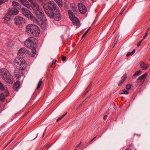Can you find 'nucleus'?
Segmentation results:
<instances>
[{
  "label": "nucleus",
  "mask_w": 150,
  "mask_h": 150,
  "mask_svg": "<svg viewBox=\"0 0 150 150\" xmlns=\"http://www.w3.org/2000/svg\"><path fill=\"white\" fill-rule=\"evenodd\" d=\"M145 65V63L144 62H141L140 63V66L141 68L143 70L146 69L149 67V66L147 65L145 67H144V66Z\"/></svg>",
  "instance_id": "6ab92c4d"
},
{
  "label": "nucleus",
  "mask_w": 150,
  "mask_h": 150,
  "mask_svg": "<svg viewBox=\"0 0 150 150\" xmlns=\"http://www.w3.org/2000/svg\"><path fill=\"white\" fill-rule=\"evenodd\" d=\"M55 1L57 2V4L59 7H61L62 6V2L61 0H55Z\"/></svg>",
  "instance_id": "5701e85b"
},
{
  "label": "nucleus",
  "mask_w": 150,
  "mask_h": 150,
  "mask_svg": "<svg viewBox=\"0 0 150 150\" xmlns=\"http://www.w3.org/2000/svg\"><path fill=\"white\" fill-rule=\"evenodd\" d=\"M0 90L5 93V95H4L2 93H1L0 92V101L1 102H3L5 99L4 96L5 95L7 96L9 95V94L6 88H5L3 85L0 82Z\"/></svg>",
  "instance_id": "0eeeda50"
},
{
  "label": "nucleus",
  "mask_w": 150,
  "mask_h": 150,
  "mask_svg": "<svg viewBox=\"0 0 150 150\" xmlns=\"http://www.w3.org/2000/svg\"><path fill=\"white\" fill-rule=\"evenodd\" d=\"M50 146V144H48L47 145H46L45 146V148L47 149Z\"/></svg>",
  "instance_id": "ea45409f"
},
{
  "label": "nucleus",
  "mask_w": 150,
  "mask_h": 150,
  "mask_svg": "<svg viewBox=\"0 0 150 150\" xmlns=\"http://www.w3.org/2000/svg\"><path fill=\"white\" fill-rule=\"evenodd\" d=\"M147 75V73H146L144 74H143L138 79V80H140L141 81H142L144 80V79L146 77Z\"/></svg>",
  "instance_id": "412c9836"
},
{
  "label": "nucleus",
  "mask_w": 150,
  "mask_h": 150,
  "mask_svg": "<svg viewBox=\"0 0 150 150\" xmlns=\"http://www.w3.org/2000/svg\"><path fill=\"white\" fill-rule=\"evenodd\" d=\"M42 79H40V81L38 84V86H37V88H36L38 90L40 88V86L42 84Z\"/></svg>",
  "instance_id": "cd10ccee"
},
{
  "label": "nucleus",
  "mask_w": 150,
  "mask_h": 150,
  "mask_svg": "<svg viewBox=\"0 0 150 150\" xmlns=\"http://www.w3.org/2000/svg\"><path fill=\"white\" fill-rule=\"evenodd\" d=\"M32 54V52H30L26 48L22 47L21 48L18 52V55L20 57V58H24L28 55H30Z\"/></svg>",
  "instance_id": "6e6552de"
},
{
  "label": "nucleus",
  "mask_w": 150,
  "mask_h": 150,
  "mask_svg": "<svg viewBox=\"0 0 150 150\" xmlns=\"http://www.w3.org/2000/svg\"><path fill=\"white\" fill-rule=\"evenodd\" d=\"M127 78V74H126L125 75H123L122 77V79L124 81Z\"/></svg>",
  "instance_id": "2f4dec72"
},
{
  "label": "nucleus",
  "mask_w": 150,
  "mask_h": 150,
  "mask_svg": "<svg viewBox=\"0 0 150 150\" xmlns=\"http://www.w3.org/2000/svg\"><path fill=\"white\" fill-rule=\"evenodd\" d=\"M38 137V136H37L36 137Z\"/></svg>",
  "instance_id": "69168bd1"
},
{
  "label": "nucleus",
  "mask_w": 150,
  "mask_h": 150,
  "mask_svg": "<svg viewBox=\"0 0 150 150\" xmlns=\"http://www.w3.org/2000/svg\"><path fill=\"white\" fill-rule=\"evenodd\" d=\"M118 40L117 39H115L113 43V44H114V45L113 46V48L115 47V45L116 44Z\"/></svg>",
  "instance_id": "f704fd0d"
},
{
  "label": "nucleus",
  "mask_w": 150,
  "mask_h": 150,
  "mask_svg": "<svg viewBox=\"0 0 150 150\" xmlns=\"http://www.w3.org/2000/svg\"><path fill=\"white\" fill-rule=\"evenodd\" d=\"M147 35H148V33L147 32H146L145 34V35L144 36L143 39L142 40H143L144 39L147 37Z\"/></svg>",
  "instance_id": "e433bc0d"
},
{
  "label": "nucleus",
  "mask_w": 150,
  "mask_h": 150,
  "mask_svg": "<svg viewBox=\"0 0 150 150\" xmlns=\"http://www.w3.org/2000/svg\"><path fill=\"white\" fill-rule=\"evenodd\" d=\"M56 60H53L52 61V64H55L56 63ZM52 65H51V66H52Z\"/></svg>",
  "instance_id": "79ce46f5"
},
{
  "label": "nucleus",
  "mask_w": 150,
  "mask_h": 150,
  "mask_svg": "<svg viewBox=\"0 0 150 150\" xmlns=\"http://www.w3.org/2000/svg\"><path fill=\"white\" fill-rule=\"evenodd\" d=\"M26 31L28 34L35 36H37L40 33V29L36 25L33 24L27 25L25 28Z\"/></svg>",
  "instance_id": "7ed1b4c3"
},
{
  "label": "nucleus",
  "mask_w": 150,
  "mask_h": 150,
  "mask_svg": "<svg viewBox=\"0 0 150 150\" xmlns=\"http://www.w3.org/2000/svg\"><path fill=\"white\" fill-rule=\"evenodd\" d=\"M70 6L72 9L74 8H76V5L75 4H71Z\"/></svg>",
  "instance_id": "7c9ffc66"
},
{
  "label": "nucleus",
  "mask_w": 150,
  "mask_h": 150,
  "mask_svg": "<svg viewBox=\"0 0 150 150\" xmlns=\"http://www.w3.org/2000/svg\"><path fill=\"white\" fill-rule=\"evenodd\" d=\"M132 85L130 84H129L127 85L126 86V88L127 90H129L130 89Z\"/></svg>",
  "instance_id": "c756f323"
},
{
  "label": "nucleus",
  "mask_w": 150,
  "mask_h": 150,
  "mask_svg": "<svg viewBox=\"0 0 150 150\" xmlns=\"http://www.w3.org/2000/svg\"><path fill=\"white\" fill-rule=\"evenodd\" d=\"M8 0H0V5L3 4L4 3L7 1Z\"/></svg>",
  "instance_id": "473e14b6"
},
{
  "label": "nucleus",
  "mask_w": 150,
  "mask_h": 150,
  "mask_svg": "<svg viewBox=\"0 0 150 150\" xmlns=\"http://www.w3.org/2000/svg\"><path fill=\"white\" fill-rule=\"evenodd\" d=\"M0 76L7 83L11 84L13 82V76L5 68H3L0 71Z\"/></svg>",
  "instance_id": "20e7f679"
},
{
  "label": "nucleus",
  "mask_w": 150,
  "mask_h": 150,
  "mask_svg": "<svg viewBox=\"0 0 150 150\" xmlns=\"http://www.w3.org/2000/svg\"><path fill=\"white\" fill-rule=\"evenodd\" d=\"M11 15L8 13L6 14L5 15V17L3 18L4 22L6 23H8L11 20Z\"/></svg>",
  "instance_id": "f3484780"
},
{
  "label": "nucleus",
  "mask_w": 150,
  "mask_h": 150,
  "mask_svg": "<svg viewBox=\"0 0 150 150\" xmlns=\"http://www.w3.org/2000/svg\"><path fill=\"white\" fill-rule=\"evenodd\" d=\"M20 81L18 80L17 81L13 84V89L14 90L17 91L20 88Z\"/></svg>",
  "instance_id": "2eb2a0df"
},
{
  "label": "nucleus",
  "mask_w": 150,
  "mask_h": 150,
  "mask_svg": "<svg viewBox=\"0 0 150 150\" xmlns=\"http://www.w3.org/2000/svg\"><path fill=\"white\" fill-rule=\"evenodd\" d=\"M32 8L35 13L36 12H38L39 10L41 9L36 2L33 3L32 6Z\"/></svg>",
  "instance_id": "ddd939ff"
},
{
  "label": "nucleus",
  "mask_w": 150,
  "mask_h": 150,
  "mask_svg": "<svg viewBox=\"0 0 150 150\" xmlns=\"http://www.w3.org/2000/svg\"><path fill=\"white\" fill-rule=\"evenodd\" d=\"M45 29V27H44V29Z\"/></svg>",
  "instance_id": "052dcab7"
},
{
  "label": "nucleus",
  "mask_w": 150,
  "mask_h": 150,
  "mask_svg": "<svg viewBox=\"0 0 150 150\" xmlns=\"http://www.w3.org/2000/svg\"><path fill=\"white\" fill-rule=\"evenodd\" d=\"M87 34L85 32L84 33V34H83L82 38H83V37H84L85 35Z\"/></svg>",
  "instance_id": "de8ad7c7"
},
{
  "label": "nucleus",
  "mask_w": 150,
  "mask_h": 150,
  "mask_svg": "<svg viewBox=\"0 0 150 150\" xmlns=\"http://www.w3.org/2000/svg\"><path fill=\"white\" fill-rule=\"evenodd\" d=\"M143 40H142L140 41V42H139L138 43V44H137V46H138V47H139V46L141 45V42H142Z\"/></svg>",
  "instance_id": "4c0bfd02"
},
{
  "label": "nucleus",
  "mask_w": 150,
  "mask_h": 150,
  "mask_svg": "<svg viewBox=\"0 0 150 150\" xmlns=\"http://www.w3.org/2000/svg\"><path fill=\"white\" fill-rule=\"evenodd\" d=\"M119 35L118 34L116 36L115 39H117L118 40V39L119 38Z\"/></svg>",
  "instance_id": "a19ab883"
},
{
  "label": "nucleus",
  "mask_w": 150,
  "mask_h": 150,
  "mask_svg": "<svg viewBox=\"0 0 150 150\" xmlns=\"http://www.w3.org/2000/svg\"><path fill=\"white\" fill-rule=\"evenodd\" d=\"M108 115H106L104 116L103 117V119L104 120H105L108 117Z\"/></svg>",
  "instance_id": "a18cd8bd"
},
{
  "label": "nucleus",
  "mask_w": 150,
  "mask_h": 150,
  "mask_svg": "<svg viewBox=\"0 0 150 150\" xmlns=\"http://www.w3.org/2000/svg\"><path fill=\"white\" fill-rule=\"evenodd\" d=\"M88 100V98H87L85 100L83 101L82 103H83V102H87V100Z\"/></svg>",
  "instance_id": "c03bdc74"
},
{
  "label": "nucleus",
  "mask_w": 150,
  "mask_h": 150,
  "mask_svg": "<svg viewBox=\"0 0 150 150\" xmlns=\"http://www.w3.org/2000/svg\"><path fill=\"white\" fill-rule=\"evenodd\" d=\"M96 137H95L94 138H93L92 140H91V141H93V140H94L95 138H96Z\"/></svg>",
  "instance_id": "4d7b16f0"
},
{
  "label": "nucleus",
  "mask_w": 150,
  "mask_h": 150,
  "mask_svg": "<svg viewBox=\"0 0 150 150\" xmlns=\"http://www.w3.org/2000/svg\"><path fill=\"white\" fill-rule=\"evenodd\" d=\"M78 7L80 12L81 14H84L87 11L86 6L82 3H79L78 4Z\"/></svg>",
  "instance_id": "9d476101"
},
{
  "label": "nucleus",
  "mask_w": 150,
  "mask_h": 150,
  "mask_svg": "<svg viewBox=\"0 0 150 150\" xmlns=\"http://www.w3.org/2000/svg\"><path fill=\"white\" fill-rule=\"evenodd\" d=\"M37 0L40 2H41L42 1V0Z\"/></svg>",
  "instance_id": "6e6d98bb"
},
{
  "label": "nucleus",
  "mask_w": 150,
  "mask_h": 150,
  "mask_svg": "<svg viewBox=\"0 0 150 150\" xmlns=\"http://www.w3.org/2000/svg\"><path fill=\"white\" fill-rule=\"evenodd\" d=\"M90 28L91 27H89V28L85 32L87 34L88 33V32L89 30L90 29Z\"/></svg>",
  "instance_id": "3c124183"
},
{
  "label": "nucleus",
  "mask_w": 150,
  "mask_h": 150,
  "mask_svg": "<svg viewBox=\"0 0 150 150\" xmlns=\"http://www.w3.org/2000/svg\"><path fill=\"white\" fill-rule=\"evenodd\" d=\"M28 113V112L26 113L25 114V115H26V114H27Z\"/></svg>",
  "instance_id": "680f3d73"
},
{
  "label": "nucleus",
  "mask_w": 150,
  "mask_h": 150,
  "mask_svg": "<svg viewBox=\"0 0 150 150\" xmlns=\"http://www.w3.org/2000/svg\"><path fill=\"white\" fill-rule=\"evenodd\" d=\"M68 13L69 17L71 19L75 16L74 15L73 13L71 10H68Z\"/></svg>",
  "instance_id": "4be33fe9"
},
{
  "label": "nucleus",
  "mask_w": 150,
  "mask_h": 150,
  "mask_svg": "<svg viewBox=\"0 0 150 150\" xmlns=\"http://www.w3.org/2000/svg\"><path fill=\"white\" fill-rule=\"evenodd\" d=\"M81 143V142L80 144H78L77 145H76V147H77V148L79 146Z\"/></svg>",
  "instance_id": "603ef678"
},
{
  "label": "nucleus",
  "mask_w": 150,
  "mask_h": 150,
  "mask_svg": "<svg viewBox=\"0 0 150 150\" xmlns=\"http://www.w3.org/2000/svg\"><path fill=\"white\" fill-rule=\"evenodd\" d=\"M82 104H81L79 106V107H78L77 108H76V110H78L79 109V108L80 107H82Z\"/></svg>",
  "instance_id": "49530a36"
},
{
  "label": "nucleus",
  "mask_w": 150,
  "mask_h": 150,
  "mask_svg": "<svg viewBox=\"0 0 150 150\" xmlns=\"http://www.w3.org/2000/svg\"><path fill=\"white\" fill-rule=\"evenodd\" d=\"M124 10H125V9H123L121 11V12L120 13V15H122V12H123V11H124Z\"/></svg>",
  "instance_id": "8fccbe9b"
},
{
  "label": "nucleus",
  "mask_w": 150,
  "mask_h": 150,
  "mask_svg": "<svg viewBox=\"0 0 150 150\" xmlns=\"http://www.w3.org/2000/svg\"><path fill=\"white\" fill-rule=\"evenodd\" d=\"M14 75L16 78L18 80L20 79L21 77L23 75V73L22 72H20L18 70H15L14 72Z\"/></svg>",
  "instance_id": "4468645a"
},
{
  "label": "nucleus",
  "mask_w": 150,
  "mask_h": 150,
  "mask_svg": "<svg viewBox=\"0 0 150 150\" xmlns=\"http://www.w3.org/2000/svg\"><path fill=\"white\" fill-rule=\"evenodd\" d=\"M73 24L76 25H78L80 23V21L79 19L76 16L71 19Z\"/></svg>",
  "instance_id": "dca6fc26"
},
{
  "label": "nucleus",
  "mask_w": 150,
  "mask_h": 150,
  "mask_svg": "<svg viewBox=\"0 0 150 150\" xmlns=\"http://www.w3.org/2000/svg\"><path fill=\"white\" fill-rule=\"evenodd\" d=\"M38 137V136H37L36 137Z\"/></svg>",
  "instance_id": "e2e57ef3"
},
{
  "label": "nucleus",
  "mask_w": 150,
  "mask_h": 150,
  "mask_svg": "<svg viewBox=\"0 0 150 150\" xmlns=\"http://www.w3.org/2000/svg\"><path fill=\"white\" fill-rule=\"evenodd\" d=\"M62 61H65L66 60V57L65 56H64L63 55H62Z\"/></svg>",
  "instance_id": "72a5a7b5"
},
{
  "label": "nucleus",
  "mask_w": 150,
  "mask_h": 150,
  "mask_svg": "<svg viewBox=\"0 0 150 150\" xmlns=\"http://www.w3.org/2000/svg\"><path fill=\"white\" fill-rule=\"evenodd\" d=\"M124 81L122 79L121 80V81H120V83H119L118 84V86H120V85H121L123 83V82Z\"/></svg>",
  "instance_id": "c9c22d12"
},
{
  "label": "nucleus",
  "mask_w": 150,
  "mask_h": 150,
  "mask_svg": "<svg viewBox=\"0 0 150 150\" xmlns=\"http://www.w3.org/2000/svg\"><path fill=\"white\" fill-rule=\"evenodd\" d=\"M14 64L16 68L20 70H23L26 67V62L23 59L20 57L15 59L13 61Z\"/></svg>",
  "instance_id": "423d86ee"
},
{
  "label": "nucleus",
  "mask_w": 150,
  "mask_h": 150,
  "mask_svg": "<svg viewBox=\"0 0 150 150\" xmlns=\"http://www.w3.org/2000/svg\"><path fill=\"white\" fill-rule=\"evenodd\" d=\"M125 150H131V149H125Z\"/></svg>",
  "instance_id": "5fc2aeb1"
},
{
  "label": "nucleus",
  "mask_w": 150,
  "mask_h": 150,
  "mask_svg": "<svg viewBox=\"0 0 150 150\" xmlns=\"http://www.w3.org/2000/svg\"><path fill=\"white\" fill-rule=\"evenodd\" d=\"M43 8L45 13L50 18H54L57 21L61 19L62 16L59 8L54 1H50L47 4H45Z\"/></svg>",
  "instance_id": "f257e3e1"
},
{
  "label": "nucleus",
  "mask_w": 150,
  "mask_h": 150,
  "mask_svg": "<svg viewBox=\"0 0 150 150\" xmlns=\"http://www.w3.org/2000/svg\"><path fill=\"white\" fill-rule=\"evenodd\" d=\"M141 72V71L140 70H139L138 71H136L133 74V76H138L140 75V74Z\"/></svg>",
  "instance_id": "a878e982"
},
{
  "label": "nucleus",
  "mask_w": 150,
  "mask_h": 150,
  "mask_svg": "<svg viewBox=\"0 0 150 150\" xmlns=\"http://www.w3.org/2000/svg\"><path fill=\"white\" fill-rule=\"evenodd\" d=\"M15 23L17 25L24 23L25 19L22 17L17 16L14 19Z\"/></svg>",
  "instance_id": "9b49d317"
},
{
  "label": "nucleus",
  "mask_w": 150,
  "mask_h": 150,
  "mask_svg": "<svg viewBox=\"0 0 150 150\" xmlns=\"http://www.w3.org/2000/svg\"><path fill=\"white\" fill-rule=\"evenodd\" d=\"M38 137V136H37L36 137Z\"/></svg>",
  "instance_id": "0e129e2a"
},
{
  "label": "nucleus",
  "mask_w": 150,
  "mask_h": 150,
  "mask_svg": "<svg viewBox=\"0 0 150 150\" xmlns=\"http://www.w3.org/2000/svg\"><path fill=\"white\" fill-rule=\"evenodd\" d=\"M135 52V49H134L131 52H128L126 54V56L128 57L129 55H132Z\"/></svg>",
  "instance_id": "393cba45"
},
{
  "label": "nucleus",
  "mask_w": 150,
  "mask_h": 150,
  "mask_svg": "<svg viewBox=\"0 0 150 150\" xmlns=\"http://www.w3.org/2000/svg\"><path fill=\"white\" fill-rule=\"evenodd\" d=\"M21 1H23L25 0H20Z\"/></svg>",
  "instance_id": "13d9d810"
},
{
  "label": "nucleus",
  "mask_w": 150,
  "mask_h": 150,
  "mask_svg": "<svg viewBox=\"0 0 150 150\" xmlns=\"http://www.w3.org/2000/svg\"><path fill=\"white\" fill-rule=\"evenodd\" d=\"M29 1H30L31 0H29Z\"/></svg>",
  "instance_id": "338daca9"
},
{
  "label": "nucleus",
  "mask_w": 150,
  "mask_h": 150,
  "mask_svg": "<svg viewBox=\"0 0 150 150\" xmlns=\"http://www.w3.org/2000/svg\"><path fill=\"white\" fill-rule=\"evenodd\" d=\"M61 38H62V41H63V42H65V41H66V40H65V39H64V37H63V36H62L61 37Z\"/></svg>",
  "instance_id": "37998d69"
},
{
  "label": "nucleus",
  "mask_w": 150,
  "mask_h": 150,
  "mask_svg": "<svg viewBox=\"0 0 150 150\" xmlns=\"http://www.w3.org/2000/svg\"><path fill=\"white\" fill-rule=\"evenodd\" d=\"M23 4L24 6L27 7L28 8H30V5L29 4V2L26 0H25L23 2Z\"/></svg>",
  "instance_id": "aec40b11"
},
{
  "label": "nucleus",
  "mask_w": 150,
  "mask_h": 150,
  "mask_svg": "<svg viewBox=\"0 0 150 150\" xmlns=\"http://www.w3.org/2000/svg\"><path fill=\"white\" fill-rule=\"evenodd\" d=\"M14 139V138H13V139H12V140H11V141H10V142H11V141H12L13 139Z\"/></svg>",
  "instance_id": "bf43d9fd"
},
{
  "label": "nucleus",
  "mask_w": 150,
  "mask_h": 150,
  "mask_svg": "<svg viewBox=\"0 0 150 150\" xmlns=\"http://www.w3.org/2000/svg\"><path fill=\"white\" fill-rule=\"evenodd\" d=\"M92 86V83H90V84L89 85L86 89L85 92L83 94V96L84 97L85 96H86V94L88 93V92L90 90V88Z\"/></svg>",
  "instance_id": "a211bd4d"
},
{
  "label": "nucleus",
  "mask_w": 150,
  "mask_h": 150,
  "mask_svg": "<svg viewBox=\"0 0 150 150\" xmlns=\"http://www.w3.org/2000/svg\"><path fill=\"white\" fill-rule=\"evenodd\" d=\"M120 92L121 94H127L129 93V92L128 90L125 89L120 91Z\"/></svg>",
  "instance_id": "b1692460"
},
{
  "label": "nucleus",
  "mask_w": 150,
  "mask_h": 150,
  "mask_svg": "<svg viewBox=\"0 0 150 150\" xmlns=\"http://www.w3.org/2000/svg\"><path fill=\"white\" fill-rule=\"evenodd\" d=\"M35 13L38 18L36 19L35 18V19L33 21L42 27V25L45 23L46 19L42 9L39 10L38 12H36Z\"/></svg>",
  "instance_id": "39448f33"
},
{
  "label": "nucleus",
  "mask_w": 150,
  "mask_h": 150,
  "mask_svg": "<svg viewBox=\"0 0 150 150\" xmlns=\"http://www.w3.org/2000/svg\"><path fill=\"white\" fill-rule=\"evenodd\" d=\"M67 112H66L65 113L64 115H62L61 117H59L57 120V122H58L59 121H60V120H61L62 118L64 117L67 114Z\"/></svg>",
  "instance_id": "c85d7f7f"
},
{
  "label": "nucleus",
  "mask_w": 150,
  "mask_h": 150,
  "mask_svg": "<svg viewBox=\"0 0 150 150\" xmlns=\"http://www.w3.org/2000/svg\"><path fill=\"white\" fill-rule=\"evenodd\" d=\"M36 40L34 37H30L26 40L24 43L25 46L31 50L32 54H31V55L33 57L36 54V48L37 47Z\"/></svg>",
  "instance_id": "f03ea898"
},
{
  "label": "nucleus",
  "mask_w": 150,
  "mask_h": 150,
  "mask_svg": "<svg viewBox=\"0 0 150 150\" xmlns=\"http://www.w3.org/2000/svg\"><path fill=\"white\" fill-rule=\"evenodd\" d=\"M22 12L24 16L31 20H33L34 19H35V17L27 9L23 7L22 8Z\"/></svg>",
  "instance_id": "1a4fd4ad"
},
{
  "label": "nucleus",
  "mask_w": 150,
  "mask_h": 150,
  "mask_svg": "<svg viewBox=\"0 0 150 150\" xmlns=\"http://www.w3.org/2000/svg\"><path fill=\"white\" fill-rule=\"evenodd\" d=\"M46 128L45 130V131H44V133L43 134V135H42V137H43L44 136V135H45V133L46 131Z\"/></svg>",
  "instance_id": "09e8293b"
},
{
  "label": "nucleus",
  "mask_w": 150,
  "mask_h": 150,
  "mask_svg": "<svg viewBox=\"0 0 150 150\" xmlns=\"http://www.w3.org/2000/svg\"><path fill=\"white\" fill-rule=\"evenodd\" d=\"M19 4L16 1H13L12 2V5L15 7H17L19 5Z\"/></svg>",
  "instance_id": "bb28decb"
},
{
  "label": "nucleus",
  "mask_w": 150,
  "mask_h": 150,
  "mask_svg": "<svg viewBox=\"0 0 150 150\" xmlns=\"http://www.w3.org/2000/svg\"><path fill=\"white\" fill-rule=\"evenodd\" d=\"M18 11L16 8H11L8 11V13L11 15H16L18 13Z\"/></svg>",
  "instance_id": "f8f14e48"
},
{
  "label": "nucleus",
  "mask_w": 150,
  "mask_h": 150,
  "mask_svg": "<svg viewBox=\"0 0 150 150\" xmlns=\"http://www.w3.org/2000/svg\"><path fill=\"white\" fill-rule=\"evenodd\" d=\"M72 10L74 12H76L77 11V7L76 8H74L72 9Z\"/></svg>",
  "instance_id": "58836bf2"
},
{
  "label": "nucleus",
  "mask_w": 150,
  "mask_h": 150,
  "mask_svg": "<svg viewBox=\"0 0 150 150\" xmlns=\"http://www.w3.org/2000/svg\"><path fill=\"white\" fill-rule=\"evenodd\" d=\"M150 28V27H149L147 29V30H146V32L148 31L149 30V28Z\"/></svg>",
  "instance_id": "864d4df0"
}]
</instances>
